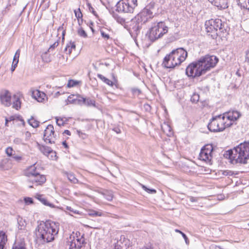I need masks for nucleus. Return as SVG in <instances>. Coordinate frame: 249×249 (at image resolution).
Masks as SVG:
<instances>
[{"label": "nucleus", "instance_id": "1", "mask_svg": "<svg viewBox=\"0 0 249 249\" xmlns=\"http://www.w3.org/2000/svg\"><path fill=\"white\" fill-rule=\"evenodd\" d=\"M59 231V224L50 220L41 221L37 227V235L44 242H50L54 239Z\"/></svg>", "mask_w": 249, "mask_h": 249}, {"label": "nucleus", "instance_id": "2", "mask_svg": "<svg viewBox=\"0 0 249 249\" xmlns=\"http://www.w3.org/2000/svg\"><path fill=\"white\" fill-rule=\"evenodd\" d=\"M154 3H150L131 20L132 29L135 34L138 35L142 28V26L149 22L154 17Z\"/></svg>", "mask_w": 249, "mask_h": 249}, {"label": "nucleus", "instance_id": "3", "mask_svg": "<svg viewBox=\"0 0 249 249\" xmlns=\"http://www.w3.org/2000/svg\"><path fill=\"white\" fill-rule=\"evenodd\" d=\"M187 56V52L182 48L173 50L163 59L162 66L167 69H174L183 62Z\"/></svg>", "mask_w": 249, "mask_h": 249}, {"label": "nucleus", "instance_id": "4", "mask_svg": "<svg viewBox=\"0 0 249 249\" xmlns=\"http://www.w3.org/2000/svg\"><path fill=\"white\" fill-rule=\"evenodd\" d=\"M232 125L230 122L227 123L225 121V116L219 115L213 117L208 124V128L211 132H220L223 131L226 127Z\"/></svg>", "mask_w": 249, "mask_h": 249}, {"label": "nucleus", "instance_id": "5", "mask_svg": "<svg viewBox=\"0 0 249 249\" xmlns=\"http://www.w3.org/2000/svg\"><path fill=\"white\" fill-rule=\"evenodd\" d=\"M205 26L209 35L213 38L216 37L220 33L224 32L222 21L220 19H211L206 21Z\"/></svg>", "mask_w": 249, "mask_h": 249}, {"label": "nucleus", "instance_id": "6", "mask_svg": "<svg viewBox=\"0 0 249 249\" xmlns=\"http://www.w3.org/2000/svg\"><path fill=\"white\" fill-rule=\"evenodd\" d=\"M168 32V27L163 22L155 24L150 29L148 37L151 41H155L162 37Z\"/></svg>", "mask_w": 249, "mask_h": 249}, {"label": "nucleus", "instance_id": "7", "mask_svg": "<svg viewBox=\"0 0 249 249\" xmlns=\"http://www.w3.org/2000/svg\"><path fill=\"white\" fill-rule=\"evenodd\" d=\"M197 61L204 74L207 71L215 66L218 61V59L214 55H206L201 57Z\"/></svg>", "mask_w": 249, "mask_h": 249}, {"label": "nucleus", "instance_id": "8", "mask_svg": "<svg viewBox=\"0 0 249 249\" xmlns=\"http://www.w3.org/2000/svg\"><path fill=\"white\" fill-rule=\"evenodd\" d=\"M137 5V0H120L116 5V10L121 13H132Z\"/></svg>", "mask_w": 249, "mask_h": 249}, {"label": "nucleus", "instance_id": "9", "mask_svg": "<svg viewBox=\"0 0 249 249\" xmlns=\"http://www.w3.org/2000/svg\"><path fill=\"white\" fill-rule=\"evenodd\" d=\"M237 154H239L238 156H249V142H245L232 149L225 151L223 156H232Z\"/></svg>", "mask_w": 249, "mask_h": 249}, {"label": "nucleus", "instance_id": "10", "mask_svg": "<svg viewBox=\"0 0 249 249\" xmlns=\"http://www.w3.org/2000/svg\"><path fill=\"white\" fill-rule=\"evenodd\" d=\"M84 242V239L79 232H73L70 236L69 249H80Z\"/></svg>", "mask_w": 249, "mask_h": 249}, {"label": "nucleus", "instance_id": "11", "mask_svg": "<svg viewBox=\"0 0 249 249\" xmlns=\"http://www.w3.org/2000/svg\"><path fill=\"white\" fill-rule=\"evenodd\" d=\"M186 73L190 77H199L203 74L198 61L190 64L186 69Z\"/></svg>", "mask_w": 249, "mask_h": 249}, {"label": "nucleus", "instance_id": "12", "mask_svg": "<svg viewBox=\"0 0 249 249\" xmlns=\"http://www.w3.org/2000/svg\"><path fill=\"white\" fill-rule=\"evenodd\" d=\"M44 140L49 143H54L55 140L54 136V128L53 125H48L44 130Z\"/></svg>", "mask_w": 249, "mask_h": 249}, {"label": "nucleus", "instance_id": "13", "mask_svg": "<svg viewBox=\"0 0 249 249\" xmlns=\"http://www.w3.org/2000/svg\"><path fill=\"white\" fill-rule=\"evenodd\" d=\"M0 101L5 107H9L11 105V93L9 91L4 89L0 92Z\"/></svg>", "mask_w": 249, "mask_h": 249}, {"label": "nucleus", "instance_id": "14", "mask_svg": "<svg viewBox=\"0 0 249 249\" xmlns=\"http://www.w3.org/2000/svg\"><path fill=\"white\" fill-rule=\"evenodd\" d=\"M46 177L44 175L37 173L29 180V182H32L35 186H42L46 181Z\"/></svg>", "mask_w": 249, "mask_h": 249}, {"label": "nucleus", "instance_id": "15", "mask_svg": "<svg viewBox=\"0 0 249 249\" xmlns=\"http://www.w3.org/2000/svg\"><path fill=\"white\" fill-rule=\"evenodd\" d=\"M229 160V162L232 164H241L247 163V157H225Z\"/></svg>", "mask_w": 249, "mask_h": 249}, {"label": "nucleus", "instance_id": "16", "mask_svg": "<svg viewBox=\"0 0 249 249\" xmlns=\"http://www.w3.org/2000/svg\"><path fill=\"white\" fill-rule=\"evenodd\" d=\"M222 116H225V120H228L230 121H234L237 120L241 116L239 112L237 111H232L226 112Z\"/></svg>", "mask_w": 249, "mask_h": 249}, {"label": "nucleus", "instance_id": "17", "mask_svg": "<svg viewBox=\"0 0 249 249\" xmlns=\"http://www.w3.org/2000/svg\"><path fill=\"white\" fill-rule=\"evenodd\" d=\"M36 163H35L28 167L24 170V175L28 177H32L38 173L36 171Z\"/></svg>", "mask_w": 249, "mask_h": 249}, {"label": "nucleus", "instance_id": "18", "mask_svg": "<svg viewBox=\"0 0 249 249\" xmlns=\"http://www.w3.org/2000/svg\"><path fill=\"white\" fill-rule=\"evenodd\" d=\"M213 150L212 144H206L201 149L199 156H211Z\"/></svg>", "mask_w": 249, "mask_h": 249}, {"label": "nucleus", "instance_id": "19", "mask_svg": "<svg viewBox=\"0 0 249 249\" xmlns=\"http://www.w3.org/2000/svg\"><path fill=\"white\" fill-rule=\"evenodd\" d=\"M212 4L219 9H226L228 7L227 0H208Z\"/></svg>", "mask_w": 249, "mask_h": 249}, {"label": "nucleus", "instance_id": "20", "mask_svg": "<svg viewBox=\"0 0 249 249\" xmlns=\"http://www.w3.org/2000/svg\"><path fill=\"white\" fill-rule=\"evenodd\" d=\"M32 96L38 102H42L45 100L46 94L43 92L36 90L33 91Z\"/></svg>", "mask_w": 249, "mask_h": 249}, {"label": "nucleus", "instance_id": "21", "mask_svg": "<svg viewBox=\"0 0 249 249\" xmlns=\"http://www.w3.org/2000/svg\"><path fill=\"white\" fill-rule=\"evenodd\" d=\"M8 238L6 232L3 231H0V249H5V245Z\"/></svg>", "mask_w": 249, "mask_h": 249}, {"label": "nucleus", "instance_id": "22", "mask_svg": "<svg viewBox=\"0 0 249 249\" xmlns=\"http://www.w3.org/2000/svg\"><path fill=\"white\" fill-rule=\"evenodd\" d=\"M36 198L39 200L44 205L49 206L50 207H54V205L49 202L47 199L43 195L37 194L36 195Z\"/></svg>", "mask_w": 249, "mask_h": 249}, {"label": "nucleus", "instance_id": "23", "mask_svg": "<svg viewBox=\"0 0 249 249\" xmlns=\"http://www.w3.org/2000/svg\"><path fill=\"white\" fill-rule=\"evenodd\" d=\"M13 107L17 110L19 109L21 107V102L20 101V97L18 95H14L13 96Z\"/></svg>", "mask_w": 249, "mask_h": 249}, {"label": "nucleus", "instance_id": "24", "mask_svg": "<svg viewBox=\"0 0 249 249\" xmlns=\"http://www.w3.org/2000/svg\"><path fill=\"white\" fill-rule=\"evenodd\" d=\"M83 104L88 106V107H96V102L94 99H92L90 98H82Z\"/></svg>", "mask_w": 249, "mask_h": 249}, {"label": "nucleus", "instance_id": "25", "mask_svg": "<svg viewBox=\"0 0 249 249\" xmlns=\"http://www.w3.org/2000/svg\"><path fill=\"white\" fill-rule=\"evenodd\" d=\"M112 16L118 23L125 27L126 22L124 18L116 13H113Z\"/></svg>", "mask_w": 249, "mask_h": 249}, {"label": "nucleus", "instance_id": "26", "mask_svg": "<svg viewBox=\"0 0 249 249\" xmlns=\"http://www.w3.org/2000/svg\"><path fill=\"white\" fill-rule=\"evenodd\" d=\"M64 174L67 177L68 179L71 182L74 183L77 182L78 179L76 178L73 173L64 172Z\"/></svg>", "mask_w": 249, "mask_h": 249}, {"label": "nucleus", "instance_id": "27", "mask_svg": "<svg viewBox=\"0 0 249 249\" xmlns=\"http://www.w3.org/2000/svg\"><path fill=\"white\" fill-rule=\"evenodd\" d=\"M97 77L99 78H100L104 83L107 84V85L110 86H113V85H114L113 82L112 81H111V80H110L109 79H108V78L105 77L104 76H103L102 74H98Z\"/></svg>", "mask_w": 249, "mask_h": 249}, {"label": "nucleus", "instance_id": "28", "mask_svg": "<svg viewBox=\"0 0 249 249\" xmlns=\"http://www.w3.org/2000/svg\"><path fill=\"white\" fill-rule=\"evenodd\" d=\"M28 124L34 128L38 127L39 122L36 120L33 116L28 120Z\"/></svg>", "mask_w": 249, "mask_h": 249}, {"label": "nucleus", "instance_id": "29", "mask_svg": "<svg viewBox=\"0 0 249 249\" xmlns=\"http://www.w3.org/2000/svg\"><path fill=\"white\" fill-rule=\"evenodd\" d=\"M88 214L90 216H102L103 215L102 212L96 211L92 209L88 210Z\"/></svg>", "mask_w": 249, "mask_h": 249}, {"label": "nucleus", "instance_id": "30", "mask_svg": "<svg viewBox=\"0 0 249 249\" xmlns=\"http://www.w3.org/2000/svg\"><path fill=\"white\" fill-rule=\"evenodd\" d=\"M78 95L71 94L67 99L68 102L70 104H76L77 103Z\"/></svg>", "mask_w": 249, "mask_h": 249}, {"label": "nucleus", "instance_id": "31", "mask_svg": "<svg viewBox=\"0 0 249 249\" xmlns=\"http://www.w3.org/2000/svg\"><path fill=\"white\" fill-rule=\"evenodd\" d=\"M40 150L42 153L45 155H48L53 152V150L48 146H42L40 147Z\"/></svg>", "mask_w": 249, "mask_h": 249}, {"label": "nucleus", "instance_id": "32", "mask_svg": "<svg viewBox=\"0 0 249 249\" xmlns=\"http://www.w3.org/2000/svg\"><path fill=\"white\" fill-rule=\"evenodd\" d=\"M70 46L67 45L65 49V51L68 52L69 54L71 53L72 49H75V45L73 42L70 43Z\"/></svg>", "mask_w": 249, "mask_h": 249}, {"label": "nucleus", "instance_id": "33", "mask_svg": "<svg viewBox=\"0 0 249 249\" xmlns=\"http://www.w3.org/2000/svg\"><path fill=\"white\" fill-rule=\"evenodd\" d=\"M199 100V95L198 94L194 93L191 98V101L193 103H196Z\"/></svg>", "mask_w": 249, "mask_h": 249}, {"label": "nucleus", "instance_id": "34", "mask_svg": "<svg viewBox=\"0 0 249 249\" xmlns=\"http://www.w3.org/2000/svg\"><path fill=\"white\" fill-rule=\"evenodd\" d=\"M141 186L142 188L146 192H147L149 194H155L156 193L157 191L155 189H149L147 188L145 185L143 184H141Z\"/></svg>", "mask_w": 249, "mask_h": 249}, {"label": "nucleus", "instance_id": "35", "mask_svg": "<svg viewBox=\"0 0 249 249\" xmlns=\"http://www.w3.org/2000/svg\"><path fill=\"white\" fill-rule=\"evenodd\" d=\"M240 5L243 8L249 10V0H244L243 2L240 1Z\"/></svg>", "mask_w": 249, "mask_h": 249}, {"label": "nucleus", "instance_id": "36", "mask_svg": "<svg viewBox=\"0 0 249 249\" xmlns=\"http://www.w3.org/2000/svg\"><path fill=\"white\" fill-rule=\"evenodd\" d=\"M77 33L78 35L81 37L86 38L87 37V34L86 32L84 30V29L80 27L78 29Z\"/></svg>", "mask_w": 249, "mask_h": 249}, {"label": "nucleus", "instance_id": "37", "mask_svg": "<svg viewBox=\"0 0 249 249\" xmlns=\"http://www.w3.org/2000/svg\"><path fill=\"white\" fill-rule=\"evenodd\" d=\"M75 17L76 18L79 20L80 18H82V14L80 11V8H78L77 10H75L74 11Z\"/></svg>", "mask_w": 249, "mask_h": 249}, {"label": "nucleus", "instance_id": "38", "mask_svg": "<svg viewBox=\"0 0 249 249\" xmlns=\"http://www.w3.org/2000/svg\"><path fill=\"white\" fill-rule=\"evenodd\" d=\"M101 35L102 37H103L105 39L107 40L110 38V36L106 32H105L103 30H101Z\"/></svg>", "mask_w": 249, "mask_h": 249}, {"label": "nucleus", "instance_id": "39", "mask_svg": "<svg viewBox=\"0 0 249 249\" xmlns=\"http://www.w3.org/2000/svg\"><path fill=\"white\" fill-rule=\"evenodd\" d=\"M78 82L73 80H70L69 81L67 86L69 88L73 87L77 85Z\"/></svg>", "mask_w": 249, "mask_h": 249}, {"label": "nucleus", "instance_id": "40", "mask_svg": "<svg viewBox=\"0 0 249 249\" xmlns=\"http://www.w3.org/2000/svg\"><path fill=\"white\" fill-rule=\"evenodd\" d=\"M20 51L19 49H18L16 51V53L15 54V55L14 56V58H13L14 63H15V61L17 62L18 60L19 57V55H20Z\"/></svg>", "mask_w": 249, "mask_h": 249}, {"label": "nucleus", "instance_id": "41", "mask_svg": "<svg viewBox=\"0 0 249 249\" xmlns=\"http://www.w3.org/2000/svg\"><path fill=\"white\" fill-rule=\"evenodd\" d=\"M56 122L58 125L61 126L65 124V122L62 118H58V117L55 118Z\"/></svg>", "mask_w": 249, "mask_h": 249}, {"label": "nucleus", "instance_id": "42", "mask_svg": "<svg viewBox=\"0 0 249 249\" xmlns=\"http://www.w3.org/2000/svg\"><path fill=\"white\" fill-rule=\"evenodd\" d=\"M131 91L134 95H139L141 93L140 89L135 88H132Z\"/></svg>", "mask_w": 249, "mask_h": 249}, {"label": "nucleus", "instance_id": "43", "mask_svg": "<svg viewBox=\"0 0 249 249\" xmlns=\"http://www.w3.org/2000/svg\"><path fill=\"white\" fill-rule=\"evenodd\" d=\"M25 203L27 205L32 204L34 203L33 200L31 197H26L24 198Z\"/></svg>", "mask_w": 249, "mask_h": 249}, {"label": "nucleus", "instance_id": "44", "mask_svg": "<svg viewBox=\"0 0 249 249\" xmlns=\"http://www.w3.org/2000/svg\"><path fill=\"white\" fill-rule=\"evenodd\" d=\"M209 157H199V160H202L206 162L207 163H209L210 164H212L211 159H209Z\"/></svg>", "mask_w": 249, "mask_h": 249}, {"label": "nucleus", "instance_id": "45", "mask_svg": "<svg viewBox=\"0 0 249 249\" xmlns=\"http://www.w3.org/2000/svg\"><path fill=\"white\" fill-rule=\"evenodd\" d=\"M13 148L11 147H8L5 149V153L7 156L13 155Z\"/></svg>", "mask_w": 249, "mask_h": 249}, {"label": "nucleus", "instance_id": "46", "mask_svg": "<svg viewBox=\"0 0 249 249\" xmlns=\"http://www.w3.org/2000/svg\"><path fill=\"white\" fill-rule=\"evenodd\" d=\"M12 249H26L25 247L24 246L20 244V245H17V244H15Z\"/></svg>", "mask_w": 249, "mask_h": 249}, {"label": "nucleus", "instance_id": "47", "mask_svg": "<svg viewBox=\"0 0 249 249\" xmlns=\"http://www.w3.org/2000/svg\"><path fill=\"white\" fill-rule=\"evenodd\" d=\"M18 62V60L17 62L15 61V63H14V61H13V63H12V67H11V71L12 72H13L15 71L16 67L17 66Z\"/></svg>", "mask_w": 249, "mask_h": 249}, {"label": "nucleus", "instance_id": "48", "mask_svg": "<svg viewBox=\"0 0 249 249\" xmlns=\"http://www.w3.org/2000/svg\"><path fill=\"white\" fill-rule=\"evenodd\" d=\"M162 128L164 132H165V128L169 130V132L171 133V127L167 124H164V126H162Z\"/></svg>", "mask_w": 249, "mask_h": 249}, {"label": "nucleus", "instance_id": "49", "mask_svg": "<svg viewBox=\"0 0 249 249\" xmlns=\"http://www.w3.org/2000/svg\"><path fill=\"white\" fill-rule=\"evenodd\" d=\"M112 130L117 134L121 133V129L118 126L114 127Z\"/></svg>", "mask_w": 249, "mask_h": 249}, {"label": "nucleus", "instance_id": "50", "mask_svg": "<svg viewBox=\"0 0 249 249\" xmlns=\"http://www.w3.org/2000/svg\"><path fill=\"white\" fill-rule=\"evenodd\" d=\"M58 45V41H55L53 45H52L49 49L51 50V49H54L55 47H56Z\"/></svg>", "mask_w": 249, "mask_h": 249}, {"label": "nucleus", "instance_id": "51", "mask_svg": "<svg viewBox=\"0 0 249 249\" xmlns=\"http://www.w3.org/2000/svg\"><path fill=\"white\" fill-rule=\"evenodd\" d=\"M58 31H62V39H64V36L65 33V31L63 30V26L59 27L58 29Z\"/></svg>", "mask_w": 249, "mask_h": 249}, {"label": "nucleus", "instance_id": "52", "mask_svg": "<svg viewBox=\"0 0 249 249\" xmlns=\"http://www.w3.org/2000/svg\"><path fill=\"white\" fill-rule=\"evenodd\" d=\"M67 210H68V211H69L70 212H73L74 213L79 214V213L78 212V211H73L71 207H67Z\"/></svg>", "mask_w": 249, "mask_h": 249}, {"label": "nucleus", "instance_id": "53", "mask_svg": "<svg viewBox=\"0 0 249 249\" xmlns=\"http://www.w3.org/2000/svg\"><path fill=\"white\" fill-rule=\"evenodd\" d=\"M84 98L80 96L79 95H78V98H77V103L76 104H81L82 103H83L82 99Z\"/></svg>", "mask_w": 249, "mask_h": 249}, {"label": "nucleus", "instance_id": "54", "mask_svg": "<svg viewBox=\"0 0 249 249\" xmlns=\"http://www.w3.org/2000/svg\"><path fill=\"white\" fill-rule=\"evenodd\" d=\"M89 10L92 12L94 15H96V12L94 11V8L89 4Z\"/></svg>", "mask_w": 249, "mask_h": 249}, {"label": "nucleus", "instance_id": "55", "mask_svg": "<svg viewBox=\"0 0 249 249\" xmlns=\"http://www.w3.org/2000/svg\"><path fill=\"white\" fill-rule=\"evenodd\" d=\"M246 61L249 63V51H247L246 53Z\"/></svg>", "mask_w": 249, "mask_h": 249}, {"label": "nucleus", "instance_id": "56", "mask_svg": "<svg viewBox=\"0 0 249 249\" xmlns=\"http://www.w3.org/2000/svg\"><path fill=\"white\" fill-rule=\"evenodd\" d=\"M113 196L112 194H111L110 196H107L106 199L108 201H111L113 199Z\"/></svg>", "mask_w": 249, "mask_h": 249}, {"label": "nucleus", "instance_id": "57", "mask_svg": "<svg viewBox=\"0 0 249 249\" xmlns=\"http://www.w3.org/2000/svg\"><path fill=\"white\" fill-rule=\"evenodd\" d=\"M182 235V236H183V237L184 238V239H185L186 242L187 243V241H188V238L187 237V236L183 233H181V234Z\"/></svg>", "mask_w": 249, "mask_h": 249}, {"label": "nucleus", "instance_id": "58", "mask_svg": "<svg viewBox=\"0 0 249 249\" xmlns=\"http://www.w3.org/2000/svg\"><path fill=\"white\" fill-rule=\"evenodd\" d=\"M190 200L191 202H195L196 201V198L193 196H191L190 198Z\"/></svg>", "mask_w": 249, "mask_h": 249}, {"label": "nucleus", "instance_id": "59", "mask_svg": "<svg viewBox=\"0 0 249 249\" xmlns=\"http://www.w3.org/2000/svg\"><path fill=\"white\" fill-rule=\"evenodd\" d=\"M62 145L65 147V148H68V145L66 142V141H64V142H62Z\"/></svg>", "mask_w": 249, "mask_h": 249}, {"label": "nucleus", "instance_id": "60", "mask_svg": "<svg viewBox=\"0 0 249 249\" xmlns=\"http://www.w3.org/2000/svg\"><path fill=\"white\" fill-rule=\"evenodd\" d=\"M64 134H66L67 135H71V132L69 130H65L64 132Z\"/></svg>", "mask_w": 249, "mask_h": 249}, {"label": "nucleus", "instance_id": "61", "mask_svg": "<svg viewBox=\"0 0 249 249\" xmlns=\"http://www.w3.org/2000/svg\"><path fill=\"white\" fill-rule=\"evenodd\" d=\"M8 119L9 120V121H13L14 120V118L13 116H11Z\"/></svg>", "mask_w": 249, "mask_h": 249}, {"label": "nucleus", "instance_id": "62", "mask_svg": "<svg viewBox=\"0 0 249 249\" xmlns=\"http://www.w3.org/2000/svg\"><path fill=\"white\" fill-rule=\"evenodd\" d=\"M175 231L177 232H178L180 234H181V233H182V232L180 231H179V230H178V229H176L175 230Z\"/></svg>", "mask_w": 249, "mask_h": 249}, {"label": "nucleus", "instance_id": "63", "mask_svg": "<svg viewBox=\"0 0 249 249\" xmlns=\"http://www.w3.org/2000/svg\"><path fill=\"white\" fill-rule=\"evenodd\" d=\"M9 122V120L7 118L5 119V125L8 126L7 124Z\"/></svg>", "mask_w": 249, "mask_h": 249}, {"label": "nucleus", "instance_id": "64", "mask_svg": "<svg viewBox=\"0 0 249 249\" xmlns=\"http://www.w3.org/2000/svg\"><path fill=\"white\" fill-rule=\"evenodd\" d=\"M143 249H153V248L151 246H150L149 247H144Z\"/></svg>", "mask_w": 249, "mask_h": 249}]
</instances>
